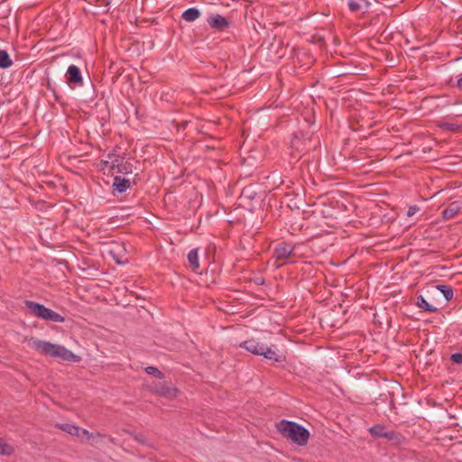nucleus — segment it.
Listing matches in <instances>:
<instances>
[{
	"instance_id": "9b49d317",
	"label": "nucleus",
	"mask_w": 462,
	"mask_h": 462,
	"mask_svg": "<svg viewBox=\"0 0 462 462\" xmlns=\"http://www.w3.org/2000/svg\"><path fill=\"white\" fill-rule=\"evenodd\" d=\"M132 181L129 179L115 176L113 179V192L124 193L131 187Z\"/></svg>"
},
{
	"instance_id": "7ed1b4c3",
	"label": "nucleus",
	"mask_w": 462,
	"mask_h": 462,
	"mask_svg": "<svg viewBox=\"0 0 462 462\" xmlns=\"http://www.w3.org/2000/svg\"><path fill=\"white\" fill-rule=\"evenodd\" d=\"M24 305L32 315L43 320L57 323H62L65 320L63 316L41 303L27 300L24 301Z\"/></svg>"
},
{
	"instance_id": "0eeeda50",
	"label": "nucleus",
	"mask_w": 462,
	"mask_h": 462,
	"mask_svg": "<svg viewBox=\"0 0 462 462\" xmlns=\"http://www.w3.org/2000/svg\"><path fill=\"white\" fill-rule=\"evenodd\" d=\"M114 157H116L115 154H107V159L111 160L112 162V170H116V172L121 174H130L133 172V164L131 162H125L123 159L119 160L117 158L114 160Z\"/></svg>"
},
{
	"instance_id": "393cba45",
	"label": "nucleus",
	"mask_w": 462,
	"mask_h": 462,
	"mask_svg": "<svg viewBox=\"0 0 462 462\" xmlns=\"http://www.w3.org/2000/svg\"><path fill=\"white\" fill-rule=\"evenodd\" d=\"M419 210H420V208H419L417 205L411 206V207H409V208H408L407 216H408V217H412V216H414V215H415Z\"/></svg>"
},
{
	"instance_id": "ddd939ff",
	"label": "nucleus",
	"mask_w": 462,
	"mask_h": 462,
	"mask_svg": "<svg viewBox=\"0 0 462 462\" xmlns=\"http://www.w3.org/2000/svg\"><path fill=\"white\" fill-rule=\"evenodd\" d=\"M154 393L159 396L172 398L177 395L178 390L175 388L168 387L165 384H157L154 388Z\"/></svg>"
},
{
	"instance_id": "4be33fe9",
	"label": "nucleus",
	"mask_w": 462,
	"mask_h": 462,
	"mask_svg": "<svg viewBox=\"0 0 462 462\" xmlns=\"http://www.w3.org/2000/svg\"><path fill=\"white\" fill-rule=\"evenodd\" d=\"M365 0H348V8L350 9V11L356 13L361 10L362 3Z\"/></svg>"
},
{
	"instance_id": "dca6fc26",
	"label": "nucleus",
	"mask_w": 462,
	"mask_h": 462,
	"mask_svg": "<svg viewBox=\"0 0 462 462\" xmlns=\"http://www.w3.org/2000/svg\"><path fill=\"white\" fill-rule=\"evenodd\" d=\"M188 262L193 271H197L199 268L198 249H192L189 252Z\"/></svg>"
},
{
	"instance_id": "39448f33",
	"label": "nucleus",
	"mask_w": 462,
	"mask_h": 462,
	"mask_svg": "<svg viewBox=\"0 0 462 462\" xmlns=\"http://www.w3.org/2000/svg\"><path fill=\"white\" fill-rule=\"evenodd\" d=\"M294 249L295 246L287 242H281L275 246L273 250V257L275 258L276 261H284V263L277 264V268L281 267L285 263V261L293 253Z\"/></svg>"
},
{
	"instance_id": "b1692460",
	"label": "nucleus",
	"mask_w": 462,
	"mask_h": 462,
	"mask_svg": "<svg viewBox=\"0 0 462 462\" xmlns=\"http://www.w3.org/2000/svg\"><path fill=\"white\" fill-rule=\"evenodd\" d=\"M450 359L454 364H462V353L452 354Z\"/></svg>"
},
{
	"instance_id": "423d86ee",
	"label": "nucleus",
	"mask_w": 462,
	"mask_h": 462,
	"mask_svg": "<svg viewBox=\"0 0 462 462\" xmlns=\"http://www.w3.org/2000/svg\"><path fill=\"white\" fill-rule=\"evenodd\" d=\"M208 25L217 31L223 32L229 27L230 23L226 17L219 14H210L207 18Z\"/></svg>"
},
{
	"instance_id": "f3484780",
	"label": "nucleus",
	"mask_w": 462,
	"mask_h": 462,
	"mask_svg": "<svg viewBox=\"0 0 462 462\" xmlns=\"http://www.w3.org/2000/svg\"><path fill=\"white\" fill-rule=\"evenodd\" d=\"M13 65V60L8 52L5 50H0V69H8Z\"/></svg>"
},
{
	"instance_id": "9d476101",
	"label": "nucleus",
	"mask_w": 462,
	"mask_h": 462,
	"mask_svg": "<svg viewBox=\"0 0 462 462\" xmlns=\"http://www.w3.org/2000/svg\"><path fill=\"white\" fill-rule=\"evenodd\" d=\"M264 346L265 345L263 343H261L255 338H250L248 340L241 342L238 345L239 347L245 349L246 351L250 352L254 356H261V352L264 350Z\"/></svg>"
},
{
	"instance_id": "cd10ccee",
	"label": "nucleus",
	"mask_w": 462,
	"mask_h": 462,
	"mask_svg": "<svg viewBox=\"0 0 462 462\" xmlns=\"http://www.w3.org/2000/svg\"><path fill=\"white\" fill-rule=\"evenodd\" d=\"M47 88H48L49 90L52 91V93H53V95H54V97H55V99H56V100H59V99H60V98H59V96L57 95V93H56V91H55L54 88L51 86V84L50 83V81H48V83H47Z\"/></svg>"
},
{
	"instance_id": "f257e3e1",
	"label": "nucleus",
	"mask_w": 462,
	"mask_h": 462,
	"mask_svg": "<svg viewBox=\"0 0 462 462\" xmlns=\"http://www.w3.org/2000/svg\"><path fill=\"white\" fill-rule=\"evenodd\" d=\"M29 346L37 352L50 356L51 357H60L64 361L78 362L79 356L75 355L70 350L60 345H55L47 341H43L35 337H31L28 340Z\"/></svg>"
},
{
	"instance_id": "412c9836",
	"label": "nucleus",
	"mask_w": 462,
	"mask_h": 462,
	"mask_svg": "<svg viewBox=\"0 0 462 462\" xmlns=\"http://www.w3.org/2000/svg\"><path fill=\"white\" fill-rule=\"evenodd\" d=\"M436 288L443 294L446 300H450L453 298V289L450 286L438 284Z\"/></svg>"
},
{
	"instance_id": "5701e85b",
	"label": "nucleus",
	"mask_w": 462,
	"mask_h": 462,
	"mask_svg": "<svg viewBox=\"0 0 462 462\" xmlns=\"http://www.w3.org/2000/svg\"><path fill=\"white\" fill-rule=\"evenodd\" d=\"M145 372L148 374L154 376L155 378H158V379L164 378V374L155 366H147L145 368Z\"/></svg>"
},
{
	"instance_id": "c85d7f7f",
	"label": "nucleus",
	"mask_w": 462,
	"mask_h": 462,
	"mask_svg": "<svg viewBox=\"0 0 462 462\" xmlns=\"http://www.w3.org/2000/svg\"><path fill=\"white\" fill-rule=\"evenodd\" d=\"M456 88H457L458 89L462 90V77H461V78H459V79L457 80Z\"/></svg>"
},
{
	"instance_id": "6e6552de",
	"label": "nucleus",
	"mask_w": 462,
	"mask_h": 462,
	"mask_svg": "<svg viewBox=\"0 0 462 462\" xmlns=\"http://www.w3.org/2000/svg\"><path fill=\"white\" fill-rule=\"evenodd\" d=\"M263 349L264 350L261 352V356L268 360H272L276 363H282L286 359L285 356L278 349L275 345H272L270 346L265 345Z\"/></svg>"
},
{
	"instance_id": "4468645a",
	"label": "nucleus",
	"mask_w": 462,
	"mask_h": 462,
	"mask_svg": "<svg viewBox=\"0 0 462 462\" xmlns=\"http://www.w3.org/2000/svg\"><path fill=\"white\" fill-rule=\"evenodd\" d=\"M200 11L196 7H190L187 10H185L182 14L181 18L186 22H194L200 16Z\"/></svg>"
},
{
	"instance_id": "bb28decb",
	"label": "nucleus",
	"mask_w": 462,
	"mask_h": 462,
	"mask_svg": "<svg viewBox=\"0 0 462 462\" xmlns=\"http://www.w3.org/2000/svg\"><path fill=\"white\" fill-rule=\"evenodd\" d=\"M80 436L86 437L88 439H90L93 438V433L89 432L88 430L80 428Z\"/></svg>"
},
{
	"instance_id": "1a4fd4ad",
	"label": "nucleus",
	"mask_w": 462,
	"mask_h": 462,
	"mask_svg": "<svg viewBox=\"0 0 462 462\" xmlns=\"http://www.w3.org/2000/svg\"><path fill=\"white\" fill-rule=\"evenodd\" d=\"M67 83L76 87L83 86V78L80 69L76 65H70L66 73Z\"/></svg>"
},
{
	"instance_id": "a211bd4d",
	"label": "nucleus",
	"mask_w": 462,
	"mask_h": 462,
	"mask_svg": "<svg viewBox=\"0 0 462 462\" xmlns=\"http://www.w3.org/2000/svg\"><path fill=\"white\" fill-rule=\"evenodd\" d=\"M438 127L444 131L457 133L460 131L461 126L455 123L441 122L438 124Z\"/></svg>"
},
{
	"instance_id": "2eb2a0df",
	"label": "nucleus",
	"mask_w": 462,
	"mask_h": 462,
	"mask_svg": "<svg viewBox=\"0 0 462 462\" xmlns=\"http://www.w3.org/2000/svg\"><path fill=\"white\" fill-rule=\"evenodd\" d=\"M416 305L418 308L422 309L423 310L434 313L438 310V308L430 304L422 296L417 297V302Z\"/></svg>"
},
{
	"instance_id": "f8f14e48",
	"label": "nucleus",
	"mask_w": 462,
	"mask_h": 462,
	"mask_svg": "<svg viewBox=\"0 0 462 462\" xmlns=\"http://www.w3.org/2000/svg\"><path fill=\"white\" fill-rule=\"evenodd\" d=\"M461 209L459 201H453L442 211V217L446 220L454 217Z\"/></svg>"
},
{
	"instance_id": "a878e982",
	"label": "nucleus",
	"mask_w": 462,
	"mask_h": 462,
	"mask_svg": "<svg viewBox=\"0 0 462 462\" xmlns=\"http://www.w3.org/2000/svg\"><path fill=\"white\" fill-rule=\"evenodd\" d=\"M134 439L137 442H139V443H141V444H146V443H147L145 437H144L143 435H142V434H135V435L134 436Z\"/></svg>"
},
{
	"instance_id": "f03ea898",
	"label": "nucleus",
	"mask_w": 462,
	"mask_h": 462,
	"mask_svg": "<svg viewBox=\"0 0 462 462\" xmlns=\"http://www.w3.org/2000/svg\"><path fill=\"white\" fill-rule=\"evenodd\" d=\"M277 430L283 438L299 446H304L310 439V431L297 422L282 420L276 424Z\"/></svg>"
},
{
	"instance_id": "20e7f679",
	"label": "nucleus",
	"mask_w": 462,
	"mask_h": 462,
	"mask_svg": "<svg viewBox=\"0 0 462 462\" xmlns=\"http://www.w3.org/2000/svg\"><path fill=\"white\" fill-rule=\"evenodd\" d=\"M368 432L374 438H384L390 441L399 442L402 435L394 430H388L383 424H376L368 429Z\"/></svg>"
},
{
	"instance_id": "6ab92c4d",
	"label": "nucleus",
	"mask_w": 462,
	"mask_h": 462,
	"mask_svg": "<svg viewBox=\"0 0 462 462\" xmlns=\"http://www.w3.org/2000/svg\"><path fill=\"white\" fill-rule=\"evenodd\" d=\"M14 447L6 443L4 439L0 438V455L10 456L14 453Z\"/></svg>"
},
{
	"instance_id": "aec40b11",
	"label": "nucleus",
	"mask_w": 462,
	"mask_h": 462,
	"mask_svg": "<svg viewBox=\"0 0 462 462\" xmlns=\"http://www.w3.org/2000/svg\"><path fill=\"white\" fill-rule=\"evenodd\" d=\"M60 429L72 436H80V428L78 426L65 423L60 426Z\"/></svg>"
},
{
	"instance_id": "c756f323",
	"label": "nucleus",
	"mask_w": 462,
	"mask_h": 462,
	"mask_svg": "<svg viewBox=\"0 0 462 462\" xmlns=\"http://www.w3.org/2000/svg\"><path fill=\"white\" fill-rule=\"evenodd\" d=\"M108 162H109V161H108V160H106V161H102V163H103V164H105V165H107V164H108Z\"/></svg>"
}]
</instances>
